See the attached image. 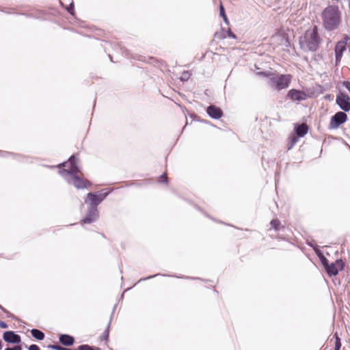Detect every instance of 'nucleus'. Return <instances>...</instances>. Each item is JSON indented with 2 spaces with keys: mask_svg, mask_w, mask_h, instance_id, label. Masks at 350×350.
Listing matches in <instances>:
<instances>
[{
  "mask_svg": "<svg viewBox=\"0 0 350 350\" xmlns=\"http://www.w3.org/2000/svg\"><path fill=\"white\" fill-rule=\"evenodd\" d=\"M323 25L327 31L336 29L341 23V12L337 5H329L321 14Z\"/></svg>",
  "mask_w": 350,
  "mask_h": 350,
  "instance_id": "obj_1",
  "label": "nucleus"
},
{
  "mask_svg": "<svg viewBox=\"0 0 350 350\" xmlns=\"http://www.w3.org/2000/svg\"><path fill=\"white\" fill-rule=\"evenodd\" d=\"M321 38L318 33L317 26L312 29L307 30L304 36L299 39L301 48L304 51L315 52L319 47Z\"/></svg>",
  "mask_w": 350,
  "mask_h": 350,
  "instance_id": "obj_2",
  "label": "nucleus"
},
{
  "mask_svg": "<svg viewBox=\"0 0 350 350\" xmlns=\"http://www.w3.org/2000/svg\"><path fill=\"white\" fill-rule=\"evenodd\" d=\"M291 79L292 77L290 75H273L269 79V84L278 90H281L289 86Z\"/></svg>",
  "mask_w": 350,
  "mask_h": 350,
  "instance_id": "obj_3",
  "label": "nucleus"
},
{
  "mask_svg": "<svg viewBox=\"0 0 350 350\" xmlns=\"http://www.w3.org/2000/svg\"><path fill=\"white\" fill-rule=\"evenodd\" d=\"M347 120V115L344 111H338L333 116H332L329 125V129H338L341 124H344Z\"/></svg>",
  "mask_w": 350,
  "mask_h": 350,
  "instance_id": "obj_4",
  "label": "nucleus"
},
{
  "mask_svg": "<svg viewBox=\"0 0 350 350\" xmlns=\"http://www.w3.org/2000/svg\"><path fill=\"white\" fill-rule=\"evenodd\" d=\"M107 193H88L87 195V200L90 202L88 208L92 209H98V204L106 198Z\"/></svg>",
  "mask_w": 350,
  "mask_h": 350,
  "instance_id": "obj_5",
  "label": "nucleus"
},
{
  "mask_svg": "<svg viewBox=\"0 0 350 350\" xmlns=\"http://www.w3.org/2000/svg\"><path fill=\"white\" fill-rule=\"evenodd\" d=\"M336 101L337 105L345 113L350 111V97L347 94L340 92L336 96Z\"/></svg>",
  "mask_w": 350,
  "mask_h": 350,
  "instance_id": "obj_6",
  "label": "nucleus"
},
{
  "mask_svg": "<svg viewBox=\"0 0 350 350\" xmlns=\"http://www.w3.org/2000/svg\"><path fill=\"white\" fill-rule=\"evenodd\" d=\"M345 267V262L341 259H338L335 262H332L326 267L325 271L330 277L335 276L338 273L340 270H342Z\"/></svg>",
  "mask_w": 350,
  "mask_h": 350,
  "instance_id": "obj_7",
  "label": "nucleus"
},
{
  "mask_svg": "<svg viewBox=\"0 0 350 350\" xmlns=\"http://www.w3.org/2000/svg\"><path fill=\"white\" fill-rule=\"evenodd\" d=\"M3 338L6 342L12 344H18L21 342V336L13 331L5 332Z\"/></svg>",
  "mask_w": 350,
  "mask_h": 350,
  "instance_id": "obj_8",
  "label": "nucleus"
},
{
  "mask_svg": "<svg viewBox=\"0 0 350 350\" xmlns=\"http://www.w3.org/2000/svg\"><path fill=\"white\" fill-rule=\"evenodd\" d=\"M287 97L293 101H301L306 100L308 97V95L303 91L292 89L288 91Z\"/></svg>",
  "mask_w": 350,
  "mask_h": 350,
  "instance_id": "obj_9",
  "label": "nucleus"
},
{
  "mask_svg": "<svg viewBox=\"0 0 350 350\" xmlns=\"http://www.w3.org/2000/svg\"><path fill=\"white\" fill-rule=\"evenodd\" d=\"M98 209H92L88 208V211L85 217L81 220L82 224H91L95 221L98 218Z\"/></svg>",
  "mask_w": 350,
  "mask_h": 350,
  "instance_id": "obj_10",
  "label": "nucleus"
},
{
  "mask_svg": "<svg viewBox=\"0 0 350 350\" xmlns=\"http://www.w3.org/2000/svg\"><path fill=\"white\" fill-rule=\"evenodd\" d=\"M349 40L348 36L345 37V40H340L337 42L335 46V55L336 61L341 59L343 52L346 49L347 42Z\"/></svg>",
  "mask_w": 350,
  "mask_h": 350,
  "instance_id": "obj_11",
  "label": "nucleus"
},
{
  "mask_svg": "<svg viewBox=\"0 0 350 350\" xmlns=\"http://www.w3.org/2000/svg\"><path fill=\"white\" fill-rule=\"evenodd\" d=\"M206 113L213 119H219L223 116L222 110L214 105H211L206 108Z\"/></svg>",
  "mask_w": 350,
  "mask_h": 350,
  "instance_id": "obj_12",
  "label": "nucleus"
},
{
  "mask_svg": "<svg viewBox=\"0 0 350 350\" xmlns=\"http://www.w3.org/2000/svg\"><path fill=\"white\" fill-rule=\"evenodd\" d=\"M70 183L77 189H84L87 187V185H90V183L88 180H83L79 176H75L70 178Z\"/></svg>",
  "mask_w": 350,
  "mask_h": 350,
  "instance_id": "obj_13",
  "label": "nucleus"
},
{
  "mask_svg": "<svg viewBox=\"0 0 350 350\" xmlns=\"http://www.w3.org/2000/svg\"><path fill=\"white\" fill-rule=\"evenodd\" d=\"M308 131V126L306 124L302 123L295 127V132L297 137H303L307 134Z\"/></svg>",
  "mask_w": 350,
  "mask_h": 350,
  "instance_id": "obj_14",
  "label": "nucleus"
},
{
  "mask_svg": "<svg viewBox=\"0 0 350 350\" xmlns=\"http://www.w3.org/2000/svg\"><path fill=\"white\" fill-rule=\"evenodd\" d=\"M59 340L64 346H71L75 342L74 337L68 334H61L59 337Z\"/></svg>",
  "mask_w": 350,
  "mask_h": 350,
  "instance_id": "obj_15",
  "label": "nucleus"
},
{
  "mask_svg": "<svg viewBox=\"0 0 350 350\" xmlns=\"http://www.w3.org/2000/svg\"><path fill=\"white\" fill-rule=\"evenodd\" d=\"M80 172L79 168L77 165L70 166L68 170H59V173L62 175L64 174L70 175V178L75 176H78L77 174Z\"/></svg>",
  "mask_w": 350,
  "mask_h": 350,
  "instance_id": "obj_16",
  "label": "nucleus"
},
{
  "mask_svg": "<svg viewBox=\"0 0 350 350\" xmlns=\"http://www.w3.org/2000/svg\"><path fill=\"white\" fill-rule=\"evenodd\" d=\"M31 334L33 338L39 340H42L45 336L44 332L38 329H32Z\"/></svg>",
  "mask_w": 350,
  "mask_h": 350,
  "instance_id": "obj_17",
  "label": "nucleus"
},
{
  "mask_svg": "<svg viewBox=\"0 0 350 350\" xmlns=\"http://www.w3.org/2000/svg\"><path fill=\"white\" fill-rule=\"evenodd\" d=\"M297 136L292 135L289 137V142L288 144V150H291L294 145L298 142Z\"/></svg>",
  "mask_w": 350,
  "mask_h": 350,
  "instance_id": "obj_18",
  "label": "nucleus"
},
{
  "mask_svg": "<svg viewBox=\"0 0 350 350\" xmlns=\"http://www.w3.org/2000/svg\"><path fill=\"white\" fill-rule=\"evenodd\" d=\"M219 15H220L221 17L223 18L224 22L226 24L229 23L228 19L227 16H226V12H225L224 7L223 6L222 4H221L220 6H219Z\"/></svg>",
  "mask_w": 350,
  "mask_h": 350,
  "instance_id": "obj_19",
  "label": "nucleus"
},
{
  "mask_svg": "<svg viewBox=\"0 0 350 350\" xmlns=\"http://www.w3.org/2000/svg\"><path fill=\"white\" fill-rule=\"evenodd\" d=\"M111 321L108 323V325L106 328V329L103 332L102 335L100 336L101 340H107L109 338V327H110Z\"/></svg>",
  "mask_w": 350,
  "mask_h": 350,
  "instance_id": "obj_20",
  "label": "nucleus"
},
{
  "mask_svg": "<svg viewBox=\"0 0 350 350\" xmlns=\"http://www.w3.org/2000/svg\"><path fill=\"white\" fill-rule=\"evenodd\" d=\"M319 257L320 258V260H321L324 269H325L326 267H327L329 265V260L323 254L319 255Z\"/></svg>",
  "mask_w": 350,
  "mask_h": 350,
  "instance_id": "obj_21",
  "label": "nucleus"
},
{
  "mask_svg": "<svg viewBox=\"0 0 350 350\" xmlns=\"http://www.w3.org/2000/svg\"><path fill=\"white\" fill-rule=\"evenodd\" d=\"M319 257L320 258V260H321L324 269H325L326 267H327L329 265V260L323 254L319 255Z\"/></svg>",
  "mask_w": 350,
  "mask_h": 350,
  "instance_id": "obj_22",
  "label": "nucleus"
},
{
  "mask_svg": "<svg viewBox=\"0 0 350 350\" xmlns=\"http://www.w3.org/2000/svg\"><path fill=\"white\" fill-rule=\"evenodd\" d=\"M48 347L53 350H70V349L65 348L58 345H50Z\"/></svg>",
  "mask_w": 350,
  "mask_h": 350,
  "instance_id": "obj_23",
  "label": "nucleus"
},
{
  "mask_svg": "<svg viewBox=\"0 0 350 350\" xmlns=\"http://www.w3.org/2000/svg\"><path fill=\"white\" fill-rule=\"evenodd\" d=\"M270 224L271 226H272L273 228H274L275 230H278V227L280 224V221L275 219H272L270 222Z\"/></svg>",
  "mask_w": 350,
  "mask_h": 350,
  "instance_id": "obj_24",
  "label": "nucleus"
},
{
  "mask_svg": "<svg viewBox=\"0 0 350 350\" xmlns=\"http://www.w3.org/2000/svg\"><path fill=\"white\" fill-rule=\"evenodd\" d=\"M336 341H335V348L334 350H340L341 347V342L340 338L338 336L337 334L336 333Z\"/></svg>",
  "mask_w": 350,
  "mask_h": 350,
  "instance_id": "obj_25",
  "label": "nucleus"
},
{
  "mask_svg": "<svg viewBox=\"0 0 350 350\" xmlns=\"http://www.w3.org/2000/svg\"><path fill=\"white\" fill-rule=\"evenodd\" d=\"M214 37L215 38L223 40L226 38V33L224 31V30L221 32H216L214 35Z\"/></svg>",
  "mask_w": 350,
  "mask_h": 350,
  "instance_id": "obj_26",
  "label": "nucleus"
},
{
  "mask_svg": "<svg viewBox=\"0 0 350 350\" xmlns=\"http://www.w3.org/2000/svg\"><path fill=\"white\" fill-rule=\"evenodd\" d=\"M77 158L75 155L71 156L69 158L70 166L77 165Z\"/></svg>",
  "mask_w": 350,
  "mask_h": 350,
  "instance_id": "obj_27",
  "label": "nucleus"
},
{
  "mask_svg": "<svg viewBox=\"0 0 350 350\" xmlns=\"http://www.w3.org/2000/svg\"><path fill=\"white\" fill-rule=\"evenodd\" d=\"M79 350H94L92 346L88 345H81L79 346Z\"/></svg>",
  "mask_w": 350,
  "mask_h": 350,
  "instance_id": "obj_28",
  "label": "nucleus"
},
{
  "mask_svg": "<svg viewBox=\"0 0 350 350\" xmlns=\"http://www.w3.org/2000/svg\"><path fill=\"white\" fill-rule=\"evenodd\" d=\"M256 74L259 76H263L265 77L273 76V75L271 72H258Z\"/></svg>",
  "mask_w": 350,
  "mask_h": 350,
  "instance_id": "obj_29",
  "label": "nucleus"
},
{
  "mask_svg": "<svg viewBox=\"0 0 350 350\" xmlns=\"http://www.w3.org/2000/svg\"><path fill=\"white\" fill-rule=\"evenodd\" d=\"M168 179L167 174L165 173L161 174L159 177V182L161 183H167Z\"/></svg>",
  "mask_w": 350,
  "mask_h": 350,
  "instance_id": "obj_30",
  "label": "nucleus"
},
{
  "mask_svg": "<svg viewBox=\"0 0 350 350\" xmlns=\"http://www.w3.org/2000/svg\"><path fill=\"white\" fill-rule=\"evenodd\" d=\"M67 11L71 14L74 15V4L71 3L69 6L67 8Z\"/></svg>",
  "mask_w": 350,
  "mask_h": 350,
  "instance_id": "obj_31",
  "label": "nucleus"
},
{
  "mask_svg": "<svg viewBox=\"0 0 350 350\" xmlns=\"http://www.w3.org/2000/svg\"><path fill=\"white\" fill-rule=\"evenodd\" d=\"M5 350H22V347L18 345L13 347H7Z\"/></svg>",
  "mask_w": 350,
  "mask_h": 350,
  "instance_id": "obj_32",
  "label": "nucleus"
},
{
  "mask_svg": "<svg viewBox=\"0 0 350 350\" xmlns=\"http://www.w3.org/2000/svg\"><path fill=\"white\" fill-rule=\"evenodd\" d=\"M227 35L228 37L231 38H236V35L231 31L230 29H229L228 31H227Z\"/></svg>",
  "mask_w": 350,
  "mask_h": 350,
  "instance_id": "obj_33",
  "label": "nucleus"
},
{
  "mask_svg": "<svg viewBox=\"0 0 350 350\" xmlns=\"http://www.w3.org/2000/svg\"><path fill=\"white\" fill-rule=\"evenodd\" d=\"M343 86H345L350 92V81H345L342 83Z\"/></svg>",
  "mask_w": 350,
  "mask_h": 350,
  "instance_id": "obj_34",
  "label": "nucleus"
},
{
  "mask_svg": "<svg viewBox=\"0 0 350 350\" xmlns=\"http://www.w3.org/2000/svg\"><path fill=\"white\" fill-rule=\"evenodd\" d=\"M29 350H40V349L37 345H31L29 347Z\"/></svg>",
  "mask_w": 350,
  "mask_h": 350,
  "instance_id": "obj_35",
  "label": "nucleus"
},
{
  "mask_svg": "<svg viewBox=\"0 0 350 350\" xmlns=\"http://www.w3.org/2000/svg\"><path fill=\"white\" fill-rule=\"evenodd\" d=\"M0 327L6 329V328H8V325L4 321H0Z\"/></svg>",
  "mask_w": 350,
  "mask_h": 350,
  "instance_id": "obj_36",
  "label": "nucleus"
},
{
  "mask_svg": "<svg viewBox=\"0 0 350 350\" xmlns=\"http://www.w3.org/2000/svg\"><path fill=\"white\" fill-rule=\"evenodd\" d=\"M5 313H6L8 317H10V318H14V315L10 313L9 311H8L6 309H5V311H3Z\"/></svg>",
  "mask_w": 350,
  "mask_h": 350,
  "instance_id": "obj_37",
  "label": "nucleus"
},
{
  "mask_svg": "<svg viewBox=\"0 0 350 350\" xmlns=\"http://www.w3.org/2000/svg\"><path fill=\"white\" fill-rule=\"evenodd\" d=\"M158 275H159V274H155V275H154L149 276V277H148V278H145L144 280H147V279H150V278H154V277L157 276Z\"/></svg>",
  "mask_w": 350,
  "mask_h": 350,
  "instance_id": "obj_38",
  "label": "nucleus"
},
{
  "mask_svg": "<svg viewBox=\"0 0 350 350\" xmlns=\"http://www.w3.org/2000/svg\"><path fill=\"white\" fill-rule=\"evenodd\" d=\"M0 309H1L3 311H5V309L0 305Z\"/></svg>",
  "mask_w": 350,
  "mask_h": 350,
  "instance_id": "obj_39",
  "label": "nucleus"
},
{
  "mask_svg": "<svg viewBox=\"0 0 350 350\" xmlns=\"http://www.w3.org/2000/svg\"><path fill=\"white\" fill-rule=\"evenodd\" d=\"M2 349V342H1V340H0V350H1Z\"/></svg>",
  "mask_w": 350,
  "mask_h": 350,
  "instance_id": "obj_40",
  "label": "nucleus"
},
{
  "mask_svg": "<svg viewBox=\"0 0 350 350\" xmlns=\"http://www.w3.org/2000/svg\"><path fill=\"white\" fill-rule=\"evenodd\" d=\"M65 165H66V163H62V164H59V167H60V166H62H62H65Z\"/></svg>",
  "mask_w": 350,
  "mask_h": 350,
  "instance_id": "obj_41",
  "label": "nucleus"
},
{
  "mask_svg": "<svg viewBox=\"0 0 350 350\" xmlns=\"http://www.w3.org/2000/svg\"><path fill=\"white\" fill-rule=\"evenodd\" d=\"M70 350H79V347L76 349H70Z\"/></svg>",
  "mask_w": 350,
  "mask_h": 350,
  "instance_id": "obj_42",
  "label": "nucleus"
},
{
  "mask_svg": "<svg viewBox=\"0 0 350 350\" xmlns=\"http://www.w3.org/2000/svg\"><path fill=\"white\" fill-rule=\"evenodd\" d=\"M349 51L350 52V44H349Z\"/></svg>",
  "mask_w": 350,
  "mask_h": 350,
  "instance_id": "obj_43",
  "label": "nucleus"
}]
</instances>
